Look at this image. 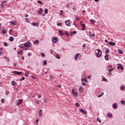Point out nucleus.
I'll list each match as a JSON object with an SVG mask.
<instances>
[{
  "label": "nucleus",
  "instance_id": "nucleus-31",
  "mask_svg": "<svg viewBox=\"0 0 125 125\" xmlns=\"http://www.w3.org/2000/svg\"><path fill=\"white\" fill-rule=\"evenodd\" d=\"M35 102L36 104H39V103H40V101L39 100H35Z\"/></svg>",
  "mask_w": 125,
  "mask_h": 125
},
{
  "label": "nucleus",
  "instance_id": "nucleus-22",
  "mask_svg": "<svg viewBox=\"0 0 125 125\" xmlns=\"http://www.w3.org/2000/svg\"><path fill=\"white\" fill-rule=\"evenodd\" d=\"M82 82H84L85 83H87V80L85 78H83L81 79Z\"/></svg>",
  "mask_w": 125,
  "mask_h": 125
},
{
  "label": "nucleus",
  "instance_id": "nucleus-49",
  "mask_svg": "<svg viewBox=\"0 0 125 125\" xmlns=\"http://www.w3.org/2000/svg\"><path fill=\"white\" fill-rule=\"evenodd\" d=\"M103 81L104 82H107V79H106L105 78H103Z\"/></svg>",
  "mask_w": 125,
  "mask_h": 125
},
{
  "label": "nucleus",
  "instance_id": "nucleus-3",
  "mask_svg": "<svg viewBox=\"0 0 125 125\" xmlns=\"http://www.w3.org/2000/svg\"><path fill=\"white\" fill-rule=\"evenodd\" d=\"M24 47H31V46H32V44L29 42L24 43Z\"/></svg>",
  "mask_w": 125,
  "mask_h": 125
},
{
  "label": "nucleus",
  "instance_id": "nucleus-46",
  "mask_svg": "<svg viewBox=\"0 0 125 125\" xmlns=\"http://www.w3.org/2000/svg\"><path fill=\"white\" fill-rule=\"evenodd\" d=\"M86 47V45L85 44H83V49H84V48H85Z\"/></svg>",
  "mask_w": 125,
  "mask_h": 125
},
{
  "label": "nucleus",
  "instance_id": "nucleus-10",
  "mask_svg": "<svg viewBox=\"0 0 125 125\" xmlns=\"http://www.w3.org/2000/svg\"><path fill=\"white\" fill-rule=\"evenodd\" d=\"M58 32L59 33L60 36H64V35H65V34L61 30H58Z\"/></svg>",
  "mask_w": 125,
  "mask_h": 125
},
{
  "label": "nucleus",
  "instance_id": "nucleus-13",
  "mask_svg": "<svg viewBox=\"0 0 125 125\" xmlns=\"http://www.w3.org/2000/svg\"><path fill=\"white\" fill-rule=\"evenodd\" d=\"M104 59L105 60H106V61H108L109 60V56L108 54H106L104 56Z\"/></svg>",
  "mask_w": 125,
  "mask_h": 125
},
{
  "label": "nucleus",
  "instance_id": "nucleus-24",
  "mask_svg": "<svg viewBox=\"0 0 125 125\" xmlns=\"http://www.w3.org/2000/svg\"><path fill=\"white\" fill-rule=\"evenodd\" d=\"M11 84H12V85H16V84H17V83H16V82H15V81H12L11 82Z\"/></svg>",
  "mask_w": 125,
  "mask_h": 125
},
{
  "label": "nucleus",
  "instance_id": "nucleus-32",
  "mask_svg": "<svg viewBox=\"0 0 125 125\" xmlns=\"http://www.w3.org/2000/svg\"><path fill=\"white\" fill-rule=\"evenodd\" d=\"M121 104H122L123 105H125V101L124 100H122L121 101Z\"/></svg>",
  "mask_w": 125,
  "mask_h": 125
},
{
  "label": "nucleus",
  "instance_id": "nucleus-43",
  "mask_svg": "<svg viewBox=\"0 0 125 125\" xmlns=\"http://www.w3.org/2000/svg\"><path fill=\"white\" fill-rule=\"evenodd\" d=\"M3 44L4 45V46H8V44H7V42H5Z\"/></svg>",
  "mask_w": 125,
  "mask_h": 125
},
{
  "label": "nucleus",
  "instance_id": "nucleus-30",
  "mask_svg": "<svg viewBox=\"0 0 125 125\" xmlns=\"http://www.w3.org/2000/svg\"><path fill=\"white\" fill-rule=\"evenodd\" d=\"M56 58H57V59H60V56H59V54H57L56 55Z\"/></svg>",
  "mask_w": 125,
  "mask_h": 125
},
{
  "label": "nucleus",
  "instance_id": "nucleus-54",
  "mask_svg": "<svg viewBox=\"0 0 125 125\" xmlns=\"http://www.w3.org/2000/svg\"><path fill=\"white\" fill-rule=\"evenodd\" d=\"M43 64H44V65H46V64H47V62H46V61H43Z\"/></svg>",
  "mask_w": 125,
  "mask_h": 125
},
{
  "label": "nucleus",
  "instance_id": "nucleus-50",
  "mask_svg": "<svg viewBox=\"0 0 125 125\" xmlns=\"http://www.w3.org/2000/svg\"><path fill=\"white\" fill-rule=\"evenodd\" d=\"M61 25H62V23H61V22L57 23V26H61Z\"/></svg>",
  "mask_w": 125,
  "mask_h": 125
},
{
  "label": "nucleus",
  "instance_id": "nucleus-58",
  "mask_svg": "<svg viewBox=\"0 0 125 125\" xmlns=\"http://www.w3.org/2000/svg\"><path fill=\"white\" fill-rule=\"evenodd\" d=\"M66 7L67 8H69V7H70V5L69 4H67Z\"/></svg>",
  "mask_w": 125,
  "mask_h": 125
},
{
  "label": "nucleus",
  "instance_id": "nucleus-55",
  "mask_svg": "<svg viewBox=\"0 0 125 125\" xmlns=\"http://www.w3.org/2000/svg\"><path fill=\"white\" fill-rule=\"evenodd\" d=\"M21 60H25V58L24 56H22L21 58Z\"/></svg>",
  "mask_w": 125,
  "mask_h": 125
},
{
  "label": "nucleus",
  "instance_id": "nucleus-2",
  "mask_svg": "<svg viewBox=\"0 0 125 125\" xmlns=\"http://www.w3.org/2000/svg\"><path fill=\"white\" fill-rule=\"evenodd\" d=\"M117 69L119 70V69H121V71H124V66H123V64L118 63L117 64Z\"/></svg>",
  "mask_w": 125,
  "mask_h": 125
},
{
  "label": "nucleus",
  "instance_id": "nucleus-19",
  "mask_svg": "<svg viewBox=\"0 0 125 125\" xmlns=\"http://www.w3.org/2000/svg\"><path fill=\"white\" fill-rule=\"evenodd\" d=\"M42 11H43V10H42V9L40 8L39 12H38V14H42Z\"/></svg>",
  "mask_w": 125,
  "mask_h": 125
},
{
  "label": "nucleus",
  "instance_id": "nucleus-7",
  "mask_svg": "<svg viewBox=\"0 0 125 125\" xmlns=\"http://www.w3.org/2000/svg\"><path fill=\"white\" fill-rule=\"evenodd\" d=\"M108 44L109 45H111V46L112 45L113 46H115V45H116V43L112 42H109L108 43Z\"/></svg>",
  "mask_w": 125,
  "mask_h": 125
},
{
  "label": "nucleus",
  "instance_id": "nucleus-8",
  "mask_svg": "<svg viewBox=\"0 0 125 125\" xmlns=\"http://www.w3.org/2000/svg\"><path fill=\"white\" fill-rule=\"evenodd\" d=\"M23 102V100H19V102L17 103V106H20L21 104H22V103Z\"/></svg>",
  "mask_w": 125,
  "mask_h": 125
},
{
  "label": "nucleus",
  "instance_id": "nucleus-16",
  "mask_svg": "<svg viewBox=\"0 0 125 125\" xmlns=\"http://www.w3.org/2000/svg\"><path fill=\"white\" fill-rule=\"evenodd\" d=\"M79 56H80V54H77L76 55V56L74 57V59L75 60H78V57H79Z\"/></svg>",
  "mask_w": 125,
  "mask_h": 125
},
{
  "label": "nucleus",
  "instance_id": "nucleus-34",
  "mask_svg": "<svg viewBox=\"0 0 125 125\" xmlns=\"http://www.w3.org/2000/svg\"><path fill=\"white\" fill-rule=\"evenodd\" d=\"M42 114V109H40L39 111V114Z\"/></svg>",
  "mask_w": 125,
  "mask_h": 125
},
{
  "label": "nucleus",
  "instance_id": "nucleus-57",
  "mask_svg": "<svg viewBox=\"0 0 125 125\" xmlns=\"http://www.w3.org/2000/svg\"><path fill=\"white\" fill-rule=\"evenodd\" d=\"M72 34H73V35H76V34H77V31H73Z\"/></svg>",
  "mask_w": 125,
  "mask_h": 125
},
{
  "label": "nucleus",
  "instance_id": "nucleus-41",
  "mask_svg": "<svg viewBox=\"0 0 125 125\" xmlns=\"http://www.w3.org/2000/svg\"><path fill=\"white\" fill-rule=\"evenodd\" d=\"M5 94L6 95H8L9 94V91H7V90H6L5 91Z\"/></svg>",
  "mask_w": 125,
  "mask_h": 125
},
{
  "label": "nucleus",
  "instance_id": "nucleus-48",
  "mask_svg": "<svg viewBox=\"0 0 125 125\" xmlns=\"http://www.w3.org/2000/svg\"><path fill=\"white\" fill-rule=\"evenodd\" d=\"M65 34L68 37H69V33H68V32L65 31Z\"/></svg>",
  "mask_w": 125,
  "mask_h": 125
},
{
  "label": "nucleus",
  "instance_id": "nucleus-17",
  "mask_svg": "<svg viewBox=\"0 0 125 125\" xmlns=\"http://www.w3.org/2000/svg\"><path fill=\"white\" fill-rule=\"evenodd\" d=\"M113 109H117V103H114L112 105Z\"/></svg>",
  "mask_w": 125,
  "mask_h": 125
},
{
  "label": "nucleus",
  "instance_id": "nucleus-4",
  "mask_svg": "<svg viewBox=\"0 0 125 125\" xmlns=\"http://www.w3.org/2000/svg\"><path fill=\"white\" fill-rule=\"evenodd\" d=\"M22 72L17 71H13L12 72V74H14V75H19V76H20V75H22Z\"/></svg>",
  "mask_w": 125,
  "mask_h": 125
},
{
  "label": "nucleus",
  "instance_id": "nucleus-56",
  "mask_svg": "<svg viewBox=\"0 0 125 125\" xmlns=\"http://www.w3.org/2000/svg\"><path fill=\"white\" fill-rule=\"evenodd\" d=\"M75 19H76L77 21H79V20H80V18H79V17H76V18H75Z\"/></svg>",
  "mask_w": 125,
  "mask_h": 125
},
{
  "label": "nucleus",
  "instance_id": "nucleus-36",
  "mask_svg": "<svg viewBox=\"0 0 125 125\" xmlns=\"http://www.w3.org/2000/svg\"><path fill=\"white\" fill-rule=\"evenodd\" d=\"M97 122H99V123H100V124H101V120H100V119H99V118H97Z\"/></svg>",
  "mask_w": 125,
  "mask_h": 125
},
{
  "label": "nucleus",
  "instance_id": "nucleus-23",
  "mask_svg": "<svg viewBox=\"0 0 125 125\" xmlns=\"http://www.w3.org/2000/svg\"><path fill=\"white\" fill-rule=\"evenodd\" d=\"M19 47L23 49L25 47V45H24L23 44H20L19 45Z\"/></svg>",
  "mask_w": 125,
  "mask_h": 125
},
{
  "label": "nucleus",
  "instance_id": "nucleus-53",
  "mask_svg": "<svg viewBox=\"0 0 125 125\" xmlns=\"http://www.w3.org/2000/svg\"><path fill=\"white\" fill-rule=\"evenodd\" d=\"M25 22H27V23H29V20L28 18H25Z\"/></svg>",
  "mask_w": 125,
  "mask_h": 125
},
{
  "label": "nucleus",
  "instance_id": "nucleus-15",
  "mask_svg": "<svg viewBox=\"0 0 125 125\" xmlns=\"http://www.w3.org/2000/svg\"><path fill=\"white\" fill-rule=\"evenodd\" d=\"M73 96H75V97H78V93L77 92H73V93H72Z\"/></svg>",
  "mask_w": 125,
  "mask_h": 125
},
{
  "label": "nucleus",
  "instance_id": "nucleus-21",
  "mask_svg": "<svg viewBox=\"0 0 125 125\" xmlns=\"http://www.w3.org/2000/svg\"><path fill=\"white\" fill-rule=\"evenodd\" d=\"M9 22L11 24H12V25H13V26H15V25H16V23L14 21H10Z\"/></svg>",
  "mask_w": 125,
  "mask_h": 125
},
{
  "label": "nucleus",
  "instance_id": "nucleus-51",
  "mask_svg": "<svg viewBox=\"0 0 125 125\" xmlns=\"http://www.w3.org/2000/svg\"><path fill=\"white\" fill-rule=\"evenodd\" d=\"M37 2L38 3H40V4H43V3H42V2L41 1H37Z\"/></svg>",
  "mask_w": 125,
  "mask_h": 125
},
{
  "label": "nucleus",
  "instance_id": "nucleus-27",
  "mask_svg": "<svg viewBox=\"0 0 125 125\" xmlns=\"http://www.w3.org/2000/svg\"><path fill=\"white\" fill-rule=\"evenodd\" d=\"M89 36H90V37H94V36H95V34H94V33H91V32H89Z\"/></svg>",
  "mask_w": 125,
  "mask_h": 125
},
{
  "label": "nucleus",
  "instance_id": "nucleus-18",
  "mask_svg": "<svg viewBox=\"0 0 125 125\" xmlns=\"http://www.w3.org/2000/svg\"><path fill=\"white\" fill-rule=\"evenodd\" d=\"M90 22L91 23V24H95V21L94 20H92V19H91L90 20Z\"/></svg>",
  "mask_w": 125,
  "mask_h": 125
},
{
  "label": "nucleus",
  "instance_id": "nucleus-9",
  "mask_svg": "<svg viewBox=\"0 0 125 125\" xmlns=\"http://www.w3.org/2000/svg\"><path fill=\"white\" fill-rule=\"evenodd\" d=\"M64 23L66 26H70V21H64Z\"/></svg>",
  "mask_w": 125,
  "mask_h": 125
},
{
  "label": "nucleus",
  "instance_id": "nucleus-47",
  "mask_svg": "<svg viewBox=\"0 0 125 125\" xmlns=\"http://www.w3.org/2000/svg\"><path fill=\"white\" fill-rule=\"evenodd\" d=\"M32 79H33V80H37V78H36V77L32 76H31Z\"/></svg>",
  "mask_w": 125,
  "mask_h": 125
},
{
  "label": "nucleus",
  "instance_id": "nucleus-44",
  "mask_svg": "<svg viewBox=\"0 0 125 125\" xmlns=\"http://www.w3.org/2000/svg\"><path fill=\"white\" fill-rule=\"evenodd\" d=\"M39 119H37L35 121V123L36 124V125H39Z\"/></svg>",
  "mask_w": 125,
  "mask_h": 125
},
{
  "label": "nucleus",
  "instance_id": "nucleus-14",
  "mask_svg": "<svg viewBox=\"0 0 125 125\" xmlns=\"http://www.w3.org/2000/svg\"><path fill=\"white\" fill-rule=\"evenodd\" d=\"M114 70V68H110L108 70V72H109V75H112V71H113Z\"/></svg>",
  "mask_w": 125,
  "mask_h": 125
},
{
  "label": "nucleus",
  "instance_id": "nucleus-1",
  "mask_svg": "<svg viewBox=\"0 0 125 125\" xmlns=\"http://www.w3.org/2000/svg\"><path fill=\"white\" fill-rule=\"evenodd\" d=\"M98 53L96 54L97 57H101V55H102V52H101V50L98 49H97Z\"/></svg>",
  "mask_w": 125,
  "mask_h": 125
},
{
  "label": "nucleus",
  "instance_id": "nucleus-64",
  "mask_svg": "<svg viewBox=\"0 0 125 125\" xmlns=\"http://www.w3.org/2000/svg\"><path fill=\"white\" fill-rule=\"evenodd\" d=\"M108 69H110V68H113V67L112 66V65H109V66H108Z\"/></svg>",
  "mask_w": 125,
  "mask_h": 125
},
{
  "label": "nucleus",
  "instance_id": "nucleus-28",
  "mask_svg": "<svg viewBox=\"0 0 125 125\" xmlns=\"http://www.w3.org/2000/svg\"><path fill=\"white\" fill-rule=\"evenodd\" d=\"M107 115L108 116L109 118H112L113 114L112 113H107Z\"/></svg>",
  "mask_w": 125,
  "mask_h": 125
},
{
  "label": "nucleus",
  "instance_id": "nucleus-40",
  "mask_svg": "<svg viewBox=\"0 0 125 125\" xmlns=\"http://www.w3.org/2000/svg\"><path fill=\"white\" fill-rule=\"evenodd\" d=\"M1 103H2V104H3V103H4V99H1Z\"/></svg>",
  "mask_w": 125,
  "mask_h": 125
},
{
  "label": "nucleus",
  "instance_id": "nucleus-59",
  "mask_svg": "<svg viewBox=\"0 0 125 125\" xmlns=\"http://www.w3.org/2000/svg\"><path fill=\"white\" fill-rule=\"evenodd\" d=\"M24 17H29V15H28V14H25V15H24Z\"/></svg>",
  "mask_w": 125,
  "mask_h": 125
},
{
  "label": "nucleus",
  "instance_id": "nucleus-62",
  "mask_svg": "<svg viewBox=\"0 0 125 125\" xmlns=\"http://www.w3.org/2000/svg\"><path fill=\"white\" fill-rule=\"evenodd\" d=\"M43 102L44 103H46V99H44Z\"/></svg>",
  "mask_w": 125,
  "mask_h": 125
},
{
  "label": "nucleus",
  "instance_id": "nucleus-61",
  "mask_svg": "<svg viewBox=\"0 0 125 125\" xmlns=\"http://www.w3.org/2000/svg\"><path fill=\"white\" fill-rule=\"evenodd\" d=\"M41 98H42V95H39L38 96V98H39V99H40Z\"/></svg>",
  "mask_w": 125,
  "mask_h": 125
},
{
  "label": "nucleus",
  "instance_id": "nucleus-42",
  "mask_svg": "<svg viewBox=\"0 0 125 125\" xmlns=\"http://www.w3.org/2000/svg\"><path fill=\"white\" fill-rule=\"evenodd\" d=\"M25 77H29V72H26L25 73Z\"/></svg>",
  "mask_w": 125,
  "mask_h": 125
},
{
  "label": "nucleus",
  "instance_id": "nucleus-33",
  "mask_svg": "<svg viewBox=\"0 0 125 125\" xmlns=\"http://www.w3.org/2000/svg\"><path fill=\"white\" fill-rule=\"evenodd\" d=\"M75 105L77 106V107H80V104L79 103H76Z\"/></svg>",
  "mask_w": 125,
  "mask_h": 125
},
{
  "label": "nucleus",
  "instance_id": "nucleus-29",
  "mask_svg": "<svg viewBox=\"0 0 125 125\" xmlns=\"http://www.w3.org/2000/svg\"><path fill=\"white\" fill-rule=\"evenodd\" d=\"M45 14H47L48 13V9H44Z\"/></svg>",
  "mask_w": 125,
  "mask_h": 125
},
{
  "label": "nucleus",
  "instance_id": "nucleus-25",
  "mask_svg": "<svg viewBox=\"0 0 125 125\" xmlns=\"http://www.w3.org/2000/svg\"><path fill=\"white\" fill-rule=\"evenodd\" d=\"M83 86H80L79 88L80 92H82V91H83Z\"/></svg>",
  "mask_w": 125,
  "mask_h": 125
},
{
  "label": "nucleus",
  "instance_id": "nucleus-45",
  "mask_svg": "<svg viewBox=\"0 0 125 125\" xmlns=\"http://www.w3.org/2000/svg\"><path fill=\"white\" fill-rule=\"evenodd\" d=\"M2 34H6V30H3L2 31Z\"/></svg>",
  "mask_w": 125,
  "mask_h": 125
},
{
  "label": "nucleus",
  "instance_id": "nucleus-11",
  "mask_svg": "<svg viewBox=\"0 0 125 125\" xmlns=\"http://www.w3.org/2000/svg\"><path fill=\"white\" fill-rule=\"evenodd\" d=\"M81 26L83 27L82 31H84V30H85V24H81Z\"/></svg>",
  "mask_w": 125,
  "mask_h": 125
},
{
  "label": "nucleus",
  "instance_id": "nucleus-37",
  "mask_svg": "<svg viewBox=\"0 0 125 125\" xmlns=\"http://www.w3.org/2000/svg\"><path fill=\"white\" fill-rule=\"evenodd\" d=\"M40 42V41L39 40H36L35 42H34V43H39Z\"/></svg>",
  "mask_w": 125,
  "mask_h": 125
},
{
  "label": "nucleus",
  "instance_id": "nucleus-52",
  "mask_svg": "<svg viewBox=\"0 0 125 125\" xmlns=\"http://www.w3.org/2000/svg\"><path fill=\"white\" fill-rule=\"evenodd\" d=\"M103 95V93H102L100 95L98 96V97H101Z\"/></svg>",
  "mask_w": 125,
  "mask_h": 125
},
{
  "label": "nucleus",
  "instance_id": "nucleus-26",
  "mask_svg": "<svg viewBox=\"0 0 125 125\" xmlns=\"http://www.w3.org/2000/svg\"><path fill=\"white\" fill-rule=\"evenodd\" d=\"M18 54H19V55H22V54H23V51H22V50L19 51L18 52Z\"/></svg>",
  "mask_w": 125,
  "mask_h": 125
},
{
  "label": "nucleus",
  "instance_id": "nucleus-38",
  "mask_svg": "<svg viewBox=\"0 0 125 125\" xmlns=\"http://www.w3.org/2000/svg\"><path fill=\"white\" fill-rule=\"evenodd\" d=\"M118 52L120 54H123V51L122 50H118Z\"/></svg>",
  "mask_w": 125,
  "mask_h": 125
},
{
  "label": "nucleus",
  "instance_id": "nucleus-6",
  "mask_svg": "<svg viewBox=\"0 0 125 125\" xmlns=\"http://www.w3.org/2000/svg\"><path fill=\"white\" fill-rule=\"evenodd\" d=\"M79 112L81 113H83L84 115H86V111H84L83 109H82L81 108L79 109Z\"/></svg>",
  "mask_w": 125,
  "mask_h": 125
},
{
  "label": "nucleus",
  "instance_id": "nucleus-12",
  "mask_svg": "<svg viewBox=\"0 0 125 125\" xmlns=\"http://www.w3.org/2000/svg\"><path fill=\"white\" fill-rule=\"evenodd\" d=\"M31 24L32 25V26H35L36 27H38V26L40 25L39 22H37V23L33 22Z\"/></svg>",
  "mask_w": 125,
  "mask_h": 125
},
{
  "label": "nucleus",
  "instance_id": "nucleus-39",
  "mask_svg": "<svg viewBox=\"0 0 125 125\" xmlns=\"http://www.w3.org/2000/svg\"><path fill=\"white\" fill-rule=\"evenodd\" d=\"M109 52V49L107 48L106 50H105V53H106V54H108Z\"/></svg>",
  "mask_w": 125,
  "mask_h": 125
},
{
  "label": "nucleus",
  "instance_id": "nucleus-5",
  "mask_svg": "<svg viewBox=\"0 0 125 125\" xmlns=\"http://www.w3.org/2000/svg\"><path fill=\"white\" fill-rule=\"evenodd\" d=\"M52 42L54 43H56L58 42V39H57V37H53L52 39Z\"/></svg>",
  "mask_w": 125,
  "mask_h": 125
},
{
  "label": "nucleus",
  "instance_id": "nucleus-60",
  "mask_svg": "<svg viewBox=\"0 0 125 125\" xmlns=\"http://www.w3.org/2000/svg\"><path fill=\"white\" fill-rule=\"evenodd\" d=\"M41 54H42V57H44V56H45L44 54H43V53H41Z\"/></svg>",
  "mask_w": 125,
  "mask_h": 125
},
{
  "label": "nucleus",
  "instance_id": "nucleus-63",
  "mask_svg": "<svg viewBox=\"0 0 125 125\" xmlns=\"http://www.w3.org/2000/svg\"><path fill=\"white\" fill-rule=\"evenodd\" d=\"M91 77V75H89L87 76V78H88V79H89V80H90Z\"/></svg>",
  "mask_w": 125,
  "mask_h": 125
},
{
  "label": "nucleus",
  "instance_id": "nucleus-35",
  "mask_svg": "<svg viewBox=\"0 0 125 125\" xmlns=\"http://www.w3.org/2000/svg\"><path fill=\"white\" fill-rule=\"evenodd\" d=\"M120 89H121V90H124V89H125V87L124 86H122L120 87Z\"/></svg>",
  "mask_w": 125,
  "mask_h": 125
},
{
  "label": "nucleus",
  "instance_id": "nucleus-20",
  "mask_svg": "<svg viewBox=\"0 0 125 125\" xmlns=\"http://www.w3.org/2000/svg\"><path fill=\"white\" fill-rule=\"evenodd\" d=\"M9 41L10 42H14V38H13V37H10V38L9 39Z\"/></svg>",
  "mask_w": 125,
  "mask_h": 125
}]
</instances>
